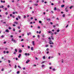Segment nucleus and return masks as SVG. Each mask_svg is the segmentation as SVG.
Masks as SVG:
<instances>
[{"label": "nucleus", "mask_w": 74, "mask_h": 74, "mask_svg": "<svg viewBox=\"0 0 74 74\" xmlns=\"http://www.w3.org/2000/svg\"><path fill=\"white\" fill-rule=\"evenodd\" d=\"M25 56H29V55H30V54L29 53H25Z\"/></svg>", "instance_id": "obj_1"}, {"label": "nucleus", "mask_w": 74, "mask_h": 74, "mask_svg": "<svg viewBox=\"0 0 74 74\" xmlns=\"http://www.w3.org/2000/svg\"><path fill=\"white\" fill-rule=\"evenodd\" d=\"M5 32H7V33H9L10 32V31H8V29H7L5 31Z\"/></svg>", "instance_id": "obj_2"}, {"label": "nucleus", "mask_w": 74, "mask_h": 74, "mask_svg": "<svg viewBox=\"0 0 74 74\" xmlns=\"http://www.w3.org/2000/svg\"><path fill=\"white\" fill-rule=\"evenodd\" d=\"M14 23L15 24H16V25H18V23L16 21H14Z\"/></svg>", "instance_id": "obj_3"}, {"label": "nucleus", "mask_w": 74, "mask_h": 74, "mask_svg": "<svg viewBox=\"0 0 74 74\" xmlns=\"http://www.w3.org/2000/svg\"><path fill=\"white\" fill-rule=\"evenodd\" d=\"M21 54H19V55L18 56V58H21Z\"/></svg>", "instance_id": "obj_4"}, {"label": "nucleus", "mask_w": 74, "mask_h": 74, "mask_svg": "<svg viewBox=\"0 0 74 74\" xmlns=\"http://www.w3.org/2000/svg\"><path fill=\"white\" fill-rule=\"evenodd\" d=\"M29 62H30V60H27L26 62V63H29Z\"/></svg>", "instance_id": "obj_5"}, {"label": "nucleus", "mask_w": 74, "mask_h": 74, "mask_svg": "<svg viewBox=\"0 0 74 74\" xmlns=\"http://www.w3.org/2000/svg\"><path fill=\"white\" fill-rule=\"evenodd\" d=\"M22 50L20 49L19 50L18 52H19V53H21V52H22Z\"/></svg>", "instance_id": "obj_6"}, {"label": "nucleus", "mask_w": 74, "mask_h": 74, "mask_svg": "<svg viewBox=\"0 0 74 74\" xmlns=\"http://www.w3.org/2000/svg\"><path fill=\"white\" fill-rule=\"evenodd\" d=\"M32 44L33 45H35V44H34V41H32Z\"/></svg>", "instance_id": "obj_7"}, {"label": "nucleus", "mask_w": 74, "mask_h": 74, "mask_svg": "<svg viewBox=\"0 0 74 74\" xmlns=\"http://www.w3.org/2000/svg\"><path fill=\"white\" fill-rule=\"evenodd\" d=\"M47 21H51V19L50 18H47Z\"/></svg>", "instance_id": "obj_8"}, {"label": "nucleus", "mask_w": 74, "mask_h": 74, "mask_svg": "<svg viewBox=\"0 0 74 74\" xmlns=\"http://www.w3.org/2000/svg\"><path fill=\"white\" fill-rule=\"evenodd\" d=\"M64 7V5H61V7L62 8H63V7Z\"/></svg>", "instance_id": "obj_9"}, {"label": "nucleus", "mask_w": 74, "mask_h": 74, "mask_svg": "<svg viewBox=\"0 0 74 74\" xmlns=\"http://www.w3.org/2000/svg\"><path fill=\"white\" fill-rule=\"evenodd\" d=\"M51 38L52 40H54V38H53V36H51Z\"/></svg>", "instance_id": "obj_10"}, {"label": "nucleus", "mask_w": 74, "mask_h": 74, "mask_svg": "<svg viewBox=\"0 0 74 74\" xmlns=\"http://www.w3.org/2000/svg\"><path fill=\"white\" fill-rule=\"evenodd\" d=\"M68 9H69V6H67L65 8V9L68 10Z\"/></svg>", "instance_id": "obj_11"}, {"label": "nucleus", "mask_w": 74, "mask_h": 74, "mask_svg": "<svg viewBox=\"0 0 74 74\" xmlns=\"http://www.w3.org/2000/svg\"><path fill=\"white\" fill-rule=\"evenodd\" d=\"M18 18H19V19H21V17L20 16H19V15L18 16Z\"/></svg>", "instance_id": "obj_12"}, {"label": "nucleus", "mask_w": 74, "mask_h": 74, "mask_svg": "<svg viewBox=\"0 0 74 74\" xmlns=\"http://www.w3.org/2000/svg\"><path fill=\"white\" fill-rule=\"evenodd\" d=\"M15 51L16 52H18V50H17V49H15Z\"/></svg>", "instance_id": "obj_13"}, {"label": "nucleus", "mask_w": 74, "mask_h": 74, "mask_svg": "<svg viewBox=\"0 0 74 74\" xmlns=\"http://www.w3.org/2000/svg\"><path fill=\"white\" fill-rule=\"evenodd\" d=\"M73 7V6H71V7H70V9H71V8H72Z\"/></svg>", "instance_id": "obj_14"}, {"label": "nucleus", "mask_w": 74, "mask_h": 74, "mask_svg": "<svg viewBox=\"0 0 74 74\" xmlns=\"http://www.w3.org/2000/svg\"><path fill=\"white\" fill-rule=\"evenodd\" d=\"M49 43L50 44H53V42H49Z\"/></svg>", "instance_id": "obj_15"}, {"label": "nucleus", "mask_w": 74, "mask_h": 74, "mask_svg": "<svg viewBox=\"0 0 74 74\" xmlns=\"http://www.w3.org/2000/svg\"><path fill=\"white\" fill-rule=\"evenodd\" d=\"M65 10L66 11V12H68V9H65Z\"/></svg>", "instance_id": "obj_16"}, {"label": "nucleus", "mask_w": 74, "mask_h": 74, "mask_svg": "<svg viewBox=\"0 0 74 74\" xmlns=\"http://www.w3.org/2000/svg\"><path fill=\"white\" fill-rule=\"evenodd\" d=\"M31 50L32 51H33V47H31Z\"/></svg>", "instance_id": "obj_17"}, {"label": "nucleus", "mask_w": 74, "mask_h": 74, "mask_svg": "<svg viewBox=\"0 0 74 74\" xmlns=\"http://www.w3.org/2000/svg\"><path fill=\"white\" fill-rule=\"evenodd\" d=\"M54 10L55 11H56V10H57L56 8V7L54 8Z\"/></svg>", "instance_id": "obj_18"}, {"label": "nucleus", "mask_w": 74, "mask_h": 74, "mask_svg": "<svg viewBox=\"0 0 74 74\" xmlns=\"http://www.w3.org/2000/svg\"><path fill=\"white\" fill-rule=\"evenodd\" d=\"M46 47H48V45H47L45 46Z\"/></svg>", "instance_id": "obj_19"}, {"label": "nucleus", "mask_w": 74, "mask_h": 74, "mask_svg": "<svg viewBox=\"0 0 74 74\" xmlns=\"http://www.w3.org/2000/svg\"><path fill=\"white\" fill-rule=\"evenodd\" d=\"M18 67L19 69H21V67L19 66H18Z\"/></svg>", "instance_id": "obj_20"}, {"label": "nucleus", "mask_w": 74, "mask_h": 74, "mask_svg": "<svg viewBox=\"0 0 74 74\" xmlns=\"http://www.w3.org/2000/svg\"><path fill=\"white\" fill-rule=\"evenodd\" d=\"M39 23H42V21H39Z\"/></svg>", "instance_id": "obj_21"}, {"label": "nucleus", "mask_w": 74, "mask_h": 74, "mask_svg": "<svg viewBox=\"0 0 74 74\" xmlns=\"http://www.w3.org/2000/svg\"><path fill=\"white\" fill-rule=\"evenodd\" d=\"M10 62H11V61H10V60H8V62L9 63H10Z\"/></svg>", "instance_id": "obj_22"}, {"label": "nucleus", "mask_w": 74, "mask_h": 74, "mask_svg": "<svg viewBox=\"0 0 74 74\" xmlns=\"http://www.w3.org/2000/svg\"><path fill=\"white\" fill-rule=\"evenodd\" d=\"M17 27L18 29H21V27L19 26L18 27Z\"/></svg>", "instance_id": "obj_23"}, {"label": "nucleus", "mask_w": 74, "mask_h": 74, "mask_svg": "<svg viewBox=\"0 0 74 74\" xmlns=\"http://www.w3.org/2000/svg\"><path fill=\"white\" fill-rule=\"evenodd\" d=\"M28 49H29V48H30V46H28Z\"/></svg>", "instance_id": "obj_24"}, {"label": "nucleus", "mask_w": 74, "mask_h": 74, "mask_svg": "<svg viewBox=\"0 0 74 74\" xmlns=\"http://www.w3.org/2000/svg\"><path fill=\"white\" fill-rule=\"evenodd\" d=\"M17 74H19V71H18L17 72Z\"/></svg>", "instance_id": "obj_25"}, {"label": "nucleus", "mask_w": 74, "mask_h": 74, "mask_svg": "<svg viewBox=\"0 0 74 74\" xmlns=\"http://www.w3.org/2000/svg\"><path fill=\"white\" fill-rule=\"evenodd\" d=\"M44 66H45L43 64V65H42V67H44Z\"/></svg>", "instance_id": "obj_26"}, {"label": "nucleus", "mask_w": 74, "mask_h": 74, "mask_svg": "<svg viewBox=\"0 0 74 74\" xmlns=\"http://www.w3.org/2000/svg\"><path fill=\"white\" fill-rule=\"evenodd\" d=\"M60 31V30L59 29H58L57 31V32H59V31Z\"/></svg>", "instance_id": "obj_27"}, {"label": "nucleus", "mask_w": 74, "mask_h": 74, "mask_svg": "<svg viewBox=\"0 0 74 74\" xmlns=\"http://www.w3.org/2000/svg\"><path fill=\"white\" fill-rule=\"evenodd\" d=\"M9 29L10 30L11 29V27H9Z\"/></svg>", "instance_id": "obj_28"}, {"label": "nucleus", "mask_w": 74, "mask_h": 74, "mask_svg": "<svg viewBox=\"0 0 74 74\" xmlns=\"http://www.w3.org/2000/svg\"><path fill=\"white\" fill-rule=\"evenodd\" d=\"M43 59H45V56H44L43 57Z\"/></svg>", "instance_id": "obj_29"}, {"label": "nucleus", "mask_w": 74, "mask_h": 74, "mask_svg": "<svg viewBox=\"0 0 74 74\" xmlns=\"http://www.w3.org/2000/svg\"><path fill=\"white\" fill-rule=\"evenodd\" d=\"M63 17H65V14H64L62 16Z\"/></svg>", "instance_id": "obj_30"}, {"label": "nucleus", "mask_w": 74, "mask_h": 74, "mask_svg": "<svg viewBox=\"0 0 74 74\" xmlns=\"http://www.w3.org/2000/svg\"><path fill=\"white\" fill-rule=\"evenodd\" d=\"M38 29H40L41 28L40 27V26H38Z\"/></svg>", "instance_id": "obj_31"}, {"label": "nucleus", "mask_w": 74, "mask_h": 74, "mask_svg": "<svg viewBox=\"0 0 74 74\" xmlns=\"http://www.w3.org/2000/svg\"><path fill=\"white\" fill-rule=\"evenodd\" d=\"M23 18H26V16H25V15L24 16V17H23Z\"/></svg>", "instance_id": "obj_32"}, {"label": "nucleus", "mask_w": 74, "mask_h": 74, "mask_svg": "<svg viewBox=\"0 0 74 74\" xmlns=\"http://www.w3.org/2000/svg\"><path fill=\"white\" fill-rule=\"evenodd\" d=\"M51 33H52V32H51V31H49V32H48L49 33H51Z\"/></svg>", "instance_id": "obj_33"}, {"label": "nucleus", "mask_w": 74, "mask_h": 74, "mask_svg": "<svg viewBox=\"0 0 74 74\" xmlns=\"http://www.w3.org/2000/svg\"><path fill=\"white\" fill-rule=\"evenodd\" d=\"M12 18H15V16H14L13 15L12 16Z\"/></svg>", "instance_id": "obj_34"}, {"label": "nucleus", "mask_w": 74, "mask_h": 74, "mask_svg": "<svg viewBox=\"0 0 74 74\" xmlns=\"http://www.w3.org/2000/svg\"><path fill=\"white\" fill-rule=\"evenodd\" d=\"M41 33V31H40L39 32V34H40V33Z\"/></svg>", "instance_id": "obj_35"}, {"label": "nucleus", "mask_w": 74, "mask_h": 74, "mask_svg": "<svg viewBox=\"0 0 74 74\" xmlns=\"http://www.w3.org/2000/svg\"><path fill=\"white\" fill-rule=\"evenodd\" d=\"M6 52V51H3V53H5Z\"/></svg>", "instance_id": "obj_36"}, {"label": "nucleus", "mask_w": 74, "mask_h": 74, "mask_svg": "<svg viewBox=\"0 0 74 74\" xmlns=\"http://www.w3.org/2000/svg\"><path fill=\"white\" fill-rule=\"evenodd\" d=\"M5 14H6V15H8V12H6L5 13Z\"/></svg>", "instance_id": "obj_37"}, {"label": "nucleus", "mask_w": 74, "mask_h": 74, "mask_svg": "<svg viewBox=\"0 0 74 74\" xmlns=\"http://www.w3.org/2000/svg\"><path fill=\"white\" fill-rule=\"evenodd\" d=\"M46 51H49V49L48 48H47L46 49Z\"/></svg>", "instance_id": "obj_38"}, {"label": "nucleus", "mask_w": 74, "mask_h": 74, "mask_svg": "<svg viewBox=\"0 0 74 74\" xmlns=\"http://www.w3.org/2000/svg\"><path fill=\"white\" fill-rule=\"evenodd\" d=\"M15 69H16V65H15Z\"/></svg>", "instance_id": "obj_39"}, {"label": "nucleus", "mask_w": 74, "mask_h": 74, "mask_svg": "<svg viewBox=\"0 0 74 74\" xmlns=\"http://www.w3.org/2000/svg\"><path fill=\"white\" fill-rule=\"evenodd\" d=\"M50 47L52 48V47H53V46H52V45H50Z\"/></svg>", "instance_id": "obj_40"}, {"label": "nucleus", "mask_w": 74, "mask_h": 74, "mask_svg": "<svg viewBox=\"0 0 74 74\" xmlns=\"http://www.w3.org/2000/svg\"><path fill=\"white\" fill-rule=\"evenodd\" d=\"M48 59H51V56L49 57Z\"/></svg>", "instance_id": "obj_41"}, {"label": "nucleus", "mask_w": 74, "mask_h": 74, "mask_svg": "<svg viewBox=\"0 0 74 74\" xmlns=\"http://www.w3.org/2000/svg\"><path fill=\"white\" fill-rule=\"evenodd\" d=\"M5 11H7V8H5Z\"/></svg>", "instance_id": "obj_42"}, {"label": "nucleus", "mask_w": 74, "mask_h": 74, "mask_svg": "<svg viewBox=\"0 0 74 74\" xmlns=\"http://www.w3.org/2000/svg\"><path fill=\"white\" fill-rule=\"evenodd\" d=\"M15 29H13V32H15Z\"/></svg>", "instance_id": "obj_43"}, {"label": "nucleus", "mask_w": 74, "mask_h": 74, "mask_svg": "<svg viewBox=\"0 0 74 74\" xmlns=\"http://www.w3.org/2000/svg\"><path fill=\"white\" fill-rule=\"evenodd\" d=\"M15 14V12H13V14Z\"/></svg>", "instance_id": "obj_44"}, {"label": "nucleus", "mask_w": 74, "mask_h": 74, "mask_svg": "<svg viewBox=\"0 0 74 74\" xmlns=\"http://www.w3.org/2000/svg\"><path fill=\"white\" fill-rule=\"evenodd\" d=\"M51 12H52V14L53 13V12H54L53 11H51Z\"/></svg>", "instance_id": "obj_45"}, {"label": "nucleus", "mask_w": 74, "mask_h": 74, "mask_svg": "<svg viewBox=\"0 0 74 74\" xmlns=\"http://www.w3.org/2000/svg\"><path fill=\"white\" fill-rule=\"evenodd\" d=\"M34 5H36V6H37V5H38V4H35Z\"/></svg>", "instance_id": "obj_46"}, {"label": "nucleus", "mask_w": 74, "mask_h": 74, "mask_svg": "<svg viewBox=\"0 0 74 74\" xmlns=\"http://www.w3.org/2000/svg\"><path fill=\"white\" fill-rule=\"evenodd\" d=\"M14 38H12V41H14Z\"/></svg>", "instance_id": "obj_47"}, {"label": "nucleus", "mask_w": 74, "mask_h": 74, "mask_svg": "<svg viewBox=\"0 0 74 74\" xmlns=\"http://www.w3.org/2000/svg\"><path fill=\"white\" fill-rule=\"evenodd\" d=\"M23 40H24L23 39H22L21 40V41H23Z\"/></svg>", "instance_id": "obj_48"}, {"label": "nucleus", "mask_w": 74, "mask_h": 74, "mask_svg": "<svg viewBox=\"0 0 74 74\" xmlns=\"http://www.w3.org/2000/svg\"><path fill=\"white\" fill-rule=\"evenodd\" d=\"M53 71H56V70H55V69H53Z\"/></svg>", "instance_id": "obj_49"}, {"label": "nucleus", "mask_w": 74, "mask_h": 74, "mask_svg": "<svg viewBox=\"0 0 74 74\" xmlns=\"http://www.w3.org/2000/svg\"><path fill=\"white\" fill-rule=\"evenodd\" d=\"M35 58L36 60H38V58H37V57H36Z\"/></svg>", "instance_id": "obj_50"}, {"label": "nucleus", "mask_w": 74, "mask_h": 74, "mask_svg": "<svg viewBox=\"0 0 74 74\" xmlns=\"http://www.w3.org/2000/svg\"><path fill=\"white\" fill-rule=\"evenodd\" d=\"M6 53H9V52L8 51H6Z\"/></svg>", "instance_id": "obj_51"}, {"label": "nucleus", "mask_w": 74, "mask_h": 74, "mask_svg": "<svg viewBox=\"0 0 74 74\" xmlns=\"http://www.w3.org/2000/svg\"><path fill=\"white\" fill-rule=\"evenodd\" d=\"M68 26H69V25L68 24L67 25L66 27L67 28V27H68Z\"/></svg>", "instance_id": "obj_52"}, {"label": "nucleus", "mask_w": 74, "mask_h": 74, "mask_svg": "<svg viewBox=\"0 0 74 74\" xmlns=\"http://www.w3.org/2000/svg\"><path fill=\"white\" fill-rule=\"evenodd\" d=\"M3 7H4V6L3 5H2L1 7V8H3Z\"/></svg>", "instance_id": "obj_53"}, {"label": "nucleus", "mask_w": 74, "mask_h": 74, "mask_svg": "<svg viewBox=\"0 0 74 74\" xmlns=\"http://www.w3.org/2000/svg\"><path fill=\"white\" fill-rule=\"evenodd\" d=\"M8 8H10V5H8Z\"/></svg>", "instance_id": "obj_54"}, {"label": "nucleus", "mask_w": 74, "mask_h": 74, "mask_svg": "<svg viewBox=\"0 0 74 74\" xmlns=\"http://www.w3.org/2000/svg\"><path fill=\"white\" fill-rule=\"evenodd\" d=\"M16 20H18V18H16Z\"/></svg>", "instance_id": "obj_55"}, {"label": "nucleus", "mask_w": 74, "mask_h": 74, "mask_svg": "<svg viewBox=\"0 0 74 74\" xmlns=\"http://www.w3.org/2000/svg\"><path fill=\"white\" fill-rule=\"evenodd\" d=\"M13 26H16V25L15 24H13Z\"/></svg>", "instance_id": "obj_56"}, {"label": "nucleus", "mask_w": 74, "mask_h": 74, "mask_svg": "<svg viewBox=\"0 0 74 74\" xmlns=\"http://www.w3.org/2000/svg\"><path fill=\"white\" fill-rule=\"evenodd\" d=\"M30 23L31 25H32V24H33V22H31Z\"/></svg>", "instance_id": "obj_57"}, {"label": "nucleus", "mask_w": 74, "mask_h": 74, "mask_svg": "<svg viewBox=\"0 0 74 74\" xmlns=\"http://www.w3.org/2000/svg\"><path fill=\"white\" fill-rule=\"evenodd\" d=\"M10 37H12H12H13V36H12V35H11V36H10Z\"/></svg>", "instance_id": "obj_58"}, {"label": "nucleus", "mask_w": 74, "mask_h": 74, "mask_svg": "<svg viewBox=\"0 0 74 74\" xmlns=\"http://www.w3.org/2000/svg\"><path fill=\"white\" fill-rule=\"evenodd\" d=\"M63 60H62V63H63Z\"/></svg>", "instance_id": "obj_59"}, {"label": "nucleus", "mask_w": 74, "mask_h": 74, "mask_svg": "<svg viewBox=\"0 0 74 74\" xmlns=\"http://www.w3.org/2000/svg\"><path fill=\"white\" fill-rule=\"evenodd\" d=\"M10 16L11 17L12 16V14H10Z\"/></svg>", "instance_id": "obj_60"}, {"label": "nucleus", "mask_w": 74, "mask_h": 74, "mask_svg": "<svg viewBox=\"0 0 74 74\" xmlns=\"http://www.w3.org/2000/svg\"><path fill=\"white\" fill-rule=\"evenodd\" d=\"M5 50H7L8 49L7 48H5Z\"/></svg>", "instance_id": "obj_61"}, {"label": "nucleus", "mask_w": 74, "mask_h": 74, "mask_svg": "<svg viewBox=\"0 0 74 74\" xmlns=\"http://www.w3.org/2000/svg\"><path fill=\"white\" fill-rule=\"evenodd\" d=\"M13 41L14 42L16 43V41L15 40H13Z\"/></svg>", "instance_id": "obj_62"}, {"label": "nucleus", "mask_w": 74, "mask_h": 74, "mask_svg": "<svg viewBox=\"0 0 74 74\" xmlns=\"http://www.w3.org/2000/svg\"><path fill=\"white\" fill-rule=\"evenodd\" d=\"M1 71H4V69H1Z\"/></svg>", "instance_id": "obj_63"}, {"label": "nucleus", "mask_w": 74, "mask_h": 74, "mask_svg": "<svg viewBox=\"0 0 74 74\" xmlns=\"http://www.w3.org/2000/svg\"><path fill=\"white\" fill-rule=\"evenodd\" d=\"M19 33H21V30H19Z\"/></svg>", "instance_id": "obj_64"}]
</instances>
